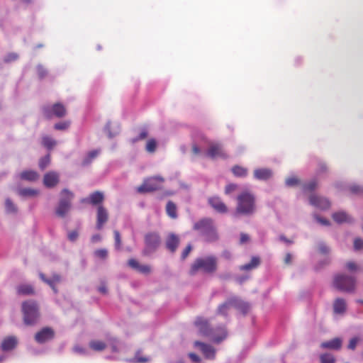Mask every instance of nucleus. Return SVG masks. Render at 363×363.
Wrapping results in <instances>:
<instances>
[{
  "instance_id": "obj_1",
  "label": "nucleus",
  "mask_w": 363,
  "mask_h": 363,
  "mask_svg": "<svg viewBox=\"0 0 363 363\" xmlns=\"http://www.w3.org/2000/svg\"><path fill=\"white\" fill-rule=\"evenodd\" d=\"M194 324L198 327L199 333L201 335L211 337L215 343H220L227 337V331L224 326H220L216 329H213L211 327L208 320L201 317L196 318Z\"/></svg>"
},
{
  "instance_id": "obj_2",
  "label": "nucleus",
  "mask_w": 363,
  "mask_h": 363,
  "mask_svg": "<svg viewBox=\"0 0 363 363\" xmlns=\"http://www.w3.org/2000/svg\"><path fill=\"white\" fill-rule=\"evenodd\" d=\"M237 201L235 216H250L255 212V199L252 194L247 191L241 193L238 195Z\"/></svg>"
},
{
  "instance_id": "obj_3",
  "label": "nucleus",
  "mask_w": 363,
  "mask_h": 363,
  "mask_svg": "<svg viewBox=\"0 0 363 363\" xmlns=\"http://www.w3.org/2000/svg\"><path fill=\"white\" fill-rule=\"evenodd\" d=\"M218 268V259L213 255L199 257L195 259L189 269V274L195 275L199 271L206 274H213Z\"/></svg>"
},
{
  "instance_id": "obj_4",
  "label": "nucleus",
  "mask_w": 363,
  "mask_h": 363,
  "mask_svg": "<svg viewBox=\"0 0 363 363\" xmlns=\"http://www.w3.org/2000/svg\"><path fill=\"white\" fill-rule=\"evenodd\" d=\"M194 229L200 232L208 242L218 240V234L211 218H203L194 225Z\"/></svg>"
},
{
  "instance_id": "obj_5",
  "label": "nucleus",
  "mask_w": 363,
  "mask_h": 363,
  "mask_svg": "<svg viewBox=\"0 0 363 363\" xmlns=\"http://www.w3.org/2000/svg\"><path fill=\"white\" fill-rule=\"evenodd\" d=\"M357 280L354 277L345 274H337L334 276L333 286L342 292L352 293L356 289Z\"/></svg>"
},
{
  "instance_id": "obj_6",
  "label": "nucleus",
  "mask_w": 363,
  "mask_h": 363,
  "mask_svg": "<svg viewBox=\"0 0 363 363\" xmlns=\"http://www.w3.org/2000/svg\"><path fill=\"white\" fill-rule=\"evenodd\" d=\"M24 323L28 325H34L39 317L38 306L35 301H28L22 303Z\"/></svg>"
},
{
  "instance_id": "obj_7",
  "label": "nucleus",
  "mask_w": 363,
  "mask_h": 363,
  "mask_svg": "<svg viewBox=\"0 0 363 363\" xmlns=\"http://www.w3.org/2000/svg\"><path fill=\"white\" fill-rule=\"evenodd\" d=\"M164 182V178L160 176L146 178L143 180V184L137 187V191L140 194H146L160 190L162 189Z\"/></svg>"
},
{
  "instance_id": "obj_8",
  "label": "nucleus",
  "mask_w": 363,
  "mask_h": 363,
  "mask_svg": "<svg viewBox=\"0 0 363 363\" xmlns=\"http://www.w3.org/2000/svg\"><path fill=\"white\" fill-rule=\"evenodd\" d=\"M60 196L61 198L55 210V213L58 217L64 218L71 208V201L74 194L68 189H65L61 191Z\"/></svg>"
},
{
  "instance_id": "obj_9",
  "label": "nucleus",
  "mask_w": 363,
  "mask_h": 363,
  "mask_svg": "<svg viewBox=\"0 0 363 363\" xmlns=\"http://www.w3.org/2000/svg\"><path fill=\"white\" fill-rule=\"evenodd\" d=\"M161 243L160 236L157 233H148L145 235V247L143 250V255H149L155 252Z\"/></svg>"
},
{
  "instance_id": "obj_10",
  "label": "nucleus",
  "mask_w": 363,
  "mask_h": 363,
  "mask_svg": "<svg viewBox=\"0 0 363 363\" xmlns=\"http://www.w3.org/2000/svg\"><path fill=\"white\" fill-rule=\"evenodd\" d=\"M208 147L206 152L207 157L213 160L216 158H228V155L225 152L223 146L220 143L211 141L208 143Z\"/></svg>"
},
{
  "instance_id": "obj_11",
  "label": "nucleus",
  "mask_w": 363,
  "mask_h": 363,
  "mask_svg": "<svg viewBox=\"0 0 363 363\" xmlns=\"http://www.w3.org/2000/svg\"><path fill=\"white\" fill-rule=\"evenodd\" d=\"M44 116L50 119L53 116L57 118H62L67 114V109L65 106L61 103H56L50 106H45L43 108Z\"/></svg>"
},
{
  "instance_id": "obj_12",
  "label": "nucleus",
  "mask_w": 363,
  "mask_h": 363,
  "mask_svg": "<svg viewBox=\"0 0 363 363\" xmlns=\"http://www.w3.org/2000/svg\"><path fill=\"white\" fill-rule=\"evenodd\" d=\"M54 337V330L50 327H45L36 333L34 338L38 343L43 344L52 340Z\"/></svg>"
},
{
  "instance_id": "obj_13",
  "label": "nucleus",
  "mask_w": 363,
  "mask_h": 363,
  "mask_svg": "<svg viewBox=\"0 0 363 363\" xmlns=\"http://www.w3.org/2000/svg\"><path fill=\"white\" fill-rule=\"evenodd\" d=\"M104 199L105 197L104 193L100 191H96L90 194L88 197L82 199L80 201L82 203H88L98 207L99 206L102 205Z\"/></svg>"
},
{
  "instance_id": "obj_14",
  "label": "nucleus",
  "mask_w": 363,
  "mask_h": 363,
  "mask_svg": "<svg viewBox=\"0 0 363 363\" xmlns=\"http://www.w3.org/2000/svg\"><path fill=\"white\" fill-rule=\"evenodd\" d=\"M194 346L199 349L206 359H213L216 357V349L211 345L200 341H195Z\"/></svg>"
},
{
  "instance_id": "obj_15",
  "label": "nucleus",
  "mask_w": 363,
  "mask_h": 363,
  "mask_svg": "<svg viewBox=\"0 0 363 363\" xmlns=\"http://www.w3.org/2000/svg\"><path fill=\"white\" fill-rule=\"evenodd\" d=\"M208 204L218 213H225L228 212V207L218 196H211L208 199Z\"/></svg>"
},
{
  "instance_id": "obj_16",
  "label": "nucleus",
  "mask_w": 363,
  "mask_h": 363,
  "mask_svg": "<svg viewBox=\"0 0 363 363\" xmlns=\"http://www.w3.org/2000/svg\"><path fill=\"white\" fill-rule=\"evenodd\" d=\"M108 220V213L103 205H100L96 209V228L101 230Z\"/></svg>"
},
{
  "instance_id": "obj_17",
  "label": "nucleus",
  "mask_w": 363,
  "mask_h": 363,
  "mask_svg": "<svg viewBox=\"0 0 363 363\" xmlns=\"http://www.w3.org/2000/svg\"><path fill=\"white\" fill-rule=\"evenodd\" d=\"M309 201L312 206L323 210L328 209L330 206V203L327 199L316 195H311Z\"/></svg>"
},
{
  "instance_id": "obj_18",
  "label": "nucleus",
  "mask_w": 363,
  "mask_h": 363,
  "mask_svg": "<svg viewBox=\"0 0 363 363\" xmlns=\"http://www.w3.org/2000/svg\"><path fill=\"white\" fill-rule=\"evenodd\" d=\"M128 266L144 274H148L151 272V267L149 265H142L135 259L131 258L128 261Z\"/></svg>"
},
{
  "instance_id": "obj_19",
  "label": "nucleus",
  "mask_w": 363,
  "mask_h": 363,
  "mask_svg": "<svg viewBox=\"0 0 363 363\" xmlns=\"http://www.w3.org/2000/svg\"><path fill=\"white\" fill-rule=\"evenodd\" d=\"M179 244V238L177 235L174 233H170L168 235L165 240L166 247L168 250L174 253L177 250Z\"/></svg>"
},
{
  "instance_id": "obj_20",
  "label": "nucleus",
  "mask_w": 363,
  "mask_h": 363,
  "mask_svg": "<svg viewBox=\"0 0 363 363\" xmlns=\"http://www.w3.org/2000/svg\"><path fill=\"white\" fill-rule=\"evenodd\" d=\"M59 182V175L56 172H49L45 174L43 178V183L45 186L52 188L57 184Z\"/></svg>"
},
{
  "instance_id": "obj_21",
  "label": "nucleus",
  "mask_w": 363,
  "mask_h": 363,
  "mask_svg": "<svg viewBox=\"0 0 363 363\" xmlns=\"http://www.w3.org/2000/svg\"><path fill=\"white\" fill-rule=\"evenodd\" d=\"M342 341L340 337H335L329 341L323 342L320 347L323 349H329L339 350L342 347Z\"/></svg>"
},
{
  "instance_id": "obj_22",
  "label": "nucleus",
  "mask_w": 363,
  "mask_h": 363,
  "mask_svg": "<svg viewBox=\"0 0 363 363\" xmlns=\"http://www.w3.org/2000/svg\"><path fill=\"white\" fill-rule=\"evenodd\" d=\"M231 303L233 304V307L241 311L242 313H247L250 306L248 303L243 301L238 297H232Z\"/></svg>"
},
{
  "instance_id": "obj_23",
  "label": "nucleus",
  "mask_w": 363,
  "mask_h": 363,
  "mask_svg": "<svg viewBox=\"0 0 363 363\" xmlns=\"http://www.w3.org/2000/svg\"><path fill=\"white\" fill-rule=\"evenodd\" d=\"M347 309L345 301L342 298H336L333 302V311L336 314H343Z\"/></svg>"
},
{
  "instance_id": "obj_24",
  "label": "nucleus",
  "mask_w": 363,
  "mask_h": 363,
  "mask_svg": "<svg viewBox=\"0 0 363 363\" xmlns=\"http://www.w3.org/2000/svg\"><path fill=\"white\" fill-rule=\"evenodd\" d=\"M254 176L259 180H267L272 176V172L269 169H257L254 171Z\"/></svg>"
},
{
  "instance_id": "obj_25",
  "label": "nucleus",
  "mask_w": 363,
  "mask_h": 363,
  "mask_svg": "<svg viewBox=\"0 0 363 363\" xmlns=\"http://www.w3.org/2000/svg\"><path fill=\"white\" fill-rule=\"evenodd\" d=\"M333 219L337 223H350L352 219L345 212L338 211L332 216Z\"/></svg>"
},
{
  "instance_id": "obj_26",
  "label": "nucleus",
  "mask_w": 363,
  "mask_h": 363,
  "mask_svg": "<svg viewBox=\"0 0 363 363\" xmlns=\"http://www.w3.org/2000/svg\"><path fill=\"white\" fill-rule=\"evenodd\" d=\"M17 345V340L14 337L5 338L1 342V349L4 351H8L13 349Z\"/></svg>"
},
{
  "instance_id": "obj_27",
  "label": "nucleus",
  "mask_w": 363,
  "mask_h": 363,
  "mask_svg": "<svg viewBox=\"0 0 363 363\" xmlns=\"http://www.w3.org/2000/svg\"><path fill=\"white\" fill-rule=\"evenodd\" d=\"M233 307L231 303V298L226 301L225 303L218 306L217 308V313L223 316H227L228 313L230 308Z\"/></svg>"
},
{
  "instance_id": "obj_28",
  "label": "nucleus",
  "mask_w": 363,
  "mask_h": 363,
  "mask_svg": "<svg viewBox=\"0 0 363 363\" xmlns=\"http://www.w3.org/2000/svg\"><path fill=\"white\" fill-rule=\"evenodd\" d=\"M260 264V259L258 257H253L250 263L241 265V271H250L257 267Z\"/></svg>"
},
{
  "instance_id": "obj_29",
  "label": "nucleus",
  "mask_w": 363,
  "mask_h": 363,
  "mask_svg": "<svg viewBox=\"0 0 363 363\" xmlns=\"http://www.w3.org/2000/svg\"><path fill=\"white\" fill-rule=\"evenodd\" d=\"M167 214L172 218H177V208L176 204L172 201H169L166 205Z\"/></svg>"
},
{
  "instance_id": "obj_30",
  "label": "nucleus",
  "mask_w": 363,
  "mask_h": 363,
  "mask_svg": "<svg viewBox=\"0 0 363 363\" xmlns=\"http://www.w3.org/2000/svg\"><path fill=\"white\" fill-rule=\"evenodd\" d=\"M89 347L96 352H101L106 349V344L101 340H94L89 342Z\"/></svg>"
},
{
  "instance_id": "obj_31",
  "label": "nucleus",
  "mask_w": 363,
  "mask_h": 363,
  "mask_svg": "<svg viewBox=\"0 0 363 363\" xmlns=\"http://www.w3.org/2000/svg\"><path fill=\"white\" fill-rule=\"evenodd\" d=\"M17 293L20 295H32L34 294V289L31 285L21 284L17 289Z\"/></svg>"
},
{
  "instance_id": "obj_32",
  "label": "nucleus",
  "mask_w": 363,
  "mask_h": 363,
  "mask_svg": "<svg viewBox=\"0 0 363 363\" xmlns=\"http://www.w3.org/2000/svg\"><path fill=\"white\" fill-rule=\"evenodd\" d=\"M38 174L36 172L33 170L24 171L21 173V178L24 180L30 182L35 181L38 179Z\"/></svg>"
},
{
  "instance_id": "obj_33",
  "label": "nucleus",
  "mask_w": 363,
  "mask_h": 363,
  "mask_svg": "<svg viewBox=\"0 0 363 363\" xmlns=\"http://www.w3.org/2000/svg\"><path fill=\"white\" fill-rule=\"evenodd\" d=\"M232 172L235 177H245L247 175V169L238 165H235L232 168Z\"/></svg>"
},
{
  "instance_id": "obj_34",
  "label": "nucleus",
  "mask_w": 363,
  "mask_h": 363,
  "mask_svg": "<svg viewBox=\"0 0 363 363\" xmlns=\"http://www.w3.org/2000/svg\"><path fill=\"white\" fill-rule=\"evenodd\" d=\"M42 144L46 148L51 150L56 145V141L50 137L45 135L42 138Z\"/></svg>"
},
{
  "instance_id": "obj_35",
  "label": "nucleus",
  "mask_w": 363,
  "mask_h": 363,
  "mask_svg": "<svg viewBox=\"0 0 363 363\" xmlns=\"http://www.w3.org/2000/svg\"><path fill=\"white\" fill-rule=\"evenodd\" d=\"M157 143L155 139L151 138L147 141L145 150L150 153H153L157 149Z\"/></svg>"
},
{
  "instance_id": "obj_36",
  "label": "nucleus",
  "mask_w": 363,
  "mask_h": 363,
  "mask_svg": "<svg viewBox=\"0 0 363 363\" xmlns=\"http://www.w3.org/2000/svg\"><path fill=\"white\" fill-rule=\"evenodd\" d=\"M318 186V182L315 179H312L303 186V189L305 192H311L314 191Z\"/></svg>"
},
{
  "instance_id": "obj_37",
  "label": "nucleus",
  "mask_w": 363,
  "mask_h": 363,
  "mask_svg": "<svg viewBox=\"0 0 363 363\" xmlns=\"http://www.w3.org/2000/svg\"><path fill=\"white\" fill-rule=\"evenodd\" d=\"M320 363H335V357L329 353H324L320 356Z\"/></svg>"
},
{
  "instance_id": "obj_38",
  "label": "nucleus",
  "mask_w": 363,
  "mask_h": 363,
  "mask_svg": "<svg viewBox=\"0 0 363 363\" xmlns=\"http://www.w3.org/2000/svg\"><path fill=\"white\" fill-rule=\"evenodd\" d=\"M99 151L97 150H91L90 151L88 154H87V156L86 157V158L84 160L82 164L84 165H87L89 164L93 159H94L95 157H97V155H99Z\"/></svg>"
},
{
  "instance_id": "obj_39",
  "label": "nucleus",
  "mask_w": 363,
  "mask_h": 363,
  "mask_svg": "<svg viewBox=\"0 0 363 363\" xmlns=\"http://www.w3.org/2000/svg\"><path fill=\"white\" fill-rule=\"evenodd\" d=\"M38 191L33 189L24 188L19 191V194L23 196H35L38 194Z\"/></svg>"
},
{
  "instance_id": "obj_40",
  "label": "nucleus",
  "mask_w": 363,
  "mask_h": 363,
  "mask_svg": "<svg viewBox=\"0 0 363 363\" xmlns=\"http://www.w3.org/2000/svg\"><path fill=\"white\" fill-rule=\"evenodd\" d=\"M70 125L69 121H62L57 123H55L54 128L57 130H67Z\"/></svg>"
},
{
  "instance_id": "obj_41",
  "label": "nucleus",
  "mask_w": 363,
  "mask_h": 363,
  "mask_svg": "<svg viewBox=\"0 0 363 363\" xmlns=\"http://www.w3.org/2000/svg\"><path fill=\"white\" fill-rule=\"evenodd\" d=\"M18 59V55L16 52H9L4 58L5 63H10L16 61Z\"/></svg>"
},
{
  "instance_id": "obj_42",
  "label": "nucleus",
  "mask_w": 363,
  "mask_h": 363,
  "mask_svg": "<svg viewBox=\"0 0 363 363\" xmlns=\"http://www.w3.org/2000/svg\"><path fill=\"white\" fill-rule=\"evenodd\" d=\"M107 343L111 347L113 352H118V340L113 337H107Z\"/></svg>"
},
{
  "instance_id": "obj_43",
  "label": "nucleus",
  "mask_w": 363,
  "mask_h": 363,
  "mask_svg": "<svg viewBox=\"0 0 363 363\" xmlns=\"http://www.w3.org/2000/svg\"><path fill=\"white\" fill-rule=\"evenodd\" d=\"M50 162V156L47 155L44 157L41 158L39 162V167L41 169H45Z\"/></svg>"
},
{
  "instance_id": "obj_44",
  "label": "nucleus",
  "mask_w": 363,
  "mask_h": 363,
  "mask_svg": "<svg viewBox=\"0 0 363 363\" xmlns=\"http://www.w3.org/2000/svg\"><path fill=\"white\" fill-rule=\"evenodd\" d=\"M300 184V180L296 177H291L286 179V184L288 186H294Z\"/></svg>"
},
{
  "instance_id": "obj_45",
  "label": "nucleus",
  "mask_w": 363,
  "mask_h": 363,
  "mask_svg": "<svg viewBox=\"0 0 363 363\" xmlns=\"http://www.w3.org/2000/svg\"><path fill=\"white\" fill-rule=\"evenodd\" d=\"M94 255L95 256H96L97 257L100 258V259H106L108 256V251L106 250V249H99V250H96L95 252H94Z\"/></svg>"
},
{
  "instance_id": "obj_46",
  "label": "nucleus",
  "mask_w": 363,
  "mask_h": 363,
  "mask_svg": "<svg viewBox=\"0 0 363 363\" xmlns=\"http://www.w3.org/2000/svg\"><path fill=\"white\" fill-rule=\"evenodd\" d=\"M114 240H115V246L116 249H120L121 245V235L118 230H114Z\"/></svg>"
},
{
  "instance_id": "obj_47",
  "label": "nucleus",
  "mask_w": 363,
  "mask_h": 363,
  "mask_svg": "<svg viewBox=\"0 0 363 363\" xmlns=\"http://www.w3.org/2000/svg\"><path fill=\"white\" fill-rule=\"evenodd\" d=\"M345 267L350 272H355L358 269L357 264L352 261L347 262L345 264Z\"/></svg>"
},
{
  "instance_id": "obj_48",
  "label": "nucleus",
  "mask_w": 363,
  "mask_h": 363,
  "mask_svg": "<svg viewBox=\"0 0 363 363\" xmlns=\"http://www.w3.org/2000/svg\"><path fill=\"white\" fill-rule=\"evenodd\" d=\"M318 250L320 253L326 255L328 254L330 252V250L328 247H327L324 243L321 242L318 244Z\"/></svg>"
},
{
  "instance_id": "obj_49",
  "label": "nucleus",
  "mask_w": 363,
  "mask_h": 363,
  "mask_svg": "<svg viewBox=\"0 0 363 363\" xmlns=\"http://www.w3.org/2000/svg\"><path fill=\"white\" fill-rule=\"evenodd\" d=\"M359 338H358V337H352V338L350 340L349 344H348V345H347L348 349L352 350H354L356 348V347H357V342H359Z\"/></svg>"
},
{
  "instance_id": "obj_50",
  "label": "nucleus",
  "mask_w": 363,
  "mask_h": 363,
  "mask_svg": "<svg viewBox=\"0 0 363 363\" xmlns=\"http://www.w3.org/2000/svg\"><path fill=\"white\" fill-rule=\"evenodd\" d=\"M192 247L191 244H189L183 250L181 257L182 259H185L188 255H189L190 252L191 251Z\"/></svg>"
},
{
  "instance_id": "obj_51",
  "label": "nucleus",
  "mask_w": 363,
  "mask_h": 363,
  "mask_svg": "<svg viewBox=\"0 0 363 363\" xmlns=\"http://www.w3.org/2000/svg\"><path fill=\"white\" fill-rule=\"evenodd\" d=\"M147 137V131L146 130H143L140 133V134L138 135V136L137 138L133 139V143H135L138 140H144Z\"/></svg>"
},
{
  "instance_id": "obj_52",
  "label": "nucleus",
  "mask_w": 363,
  "mask_h": 363,
  "mask_svg": "<svg viewBox=\"0 0 363 363\" xmlns=\"http://www.w3.org/2000/svg\"><path fill=\"white\" fill-rule=\"evenodd\" d=\"M5 205H6V208L8 211L13 212V211H16L15 206H14L13 202L10 199H8L6 200Z\"/></svg>"
},
{
  "instance_id": "obj_53",
  "label": "nucleus",
  "mask_w": 363,
  "mask_h": 363,
  "mask_svg": "<svg viewBox=\"0 0 363 363\" xmlns=\"http://www.w3.org/2000/svg\"><path fill=\"white\" fill-rule=\"evenodd\" d=\"M237 189V185L234 184H229L225 188V194H230Z\"/></svg>"
},
{
  "instance_id": "obj_54",
  "label": "nucleus",
  "mask_w": 363,
  "mask_h": 363,
  "mask_svg": "<svg viewBox=\"0 0 363 363\" xmlns=\"http://www.w3.org/2000/svg\"><path fill=\"white\" fill-rule=\"evenodd\" d=\"M133 361L136 363H145L148 362V358L139 356V352L135 354Z\"/></svg>"
},
{
  "instance_id": "obj_55",
  "label": "nucleus",
  "mask_w": 363,
  "mask_h": 363,
  "mask_svg": "<svg viewBox=\"0 0 363 363\" xmlns=\"http://www.w3.org/2000/svg\"><path fill=\"white\" fill-rule=\"evenodd\" d=\"M354 247L355 250H360L363 247V240L361 238H356L354 241Z\"/></svg>"
},
{
  "instance_id": "obj_56",
  "label": "nucleus",
  "mask_w": 363,
  "mask_h": 363,
  "mask_svg": "<svg viewBox=\"0 0 363 363\" xmlns=\"http://www.w3.org/2000/svg\"><path fill=\"white\" fill-rule=\"evenodd\" d=\"M77 238L78 233L77 230H72L68 233V239L72 242L75 241L77 239Z\"/></svg>"
},
{
  "instance_id": "obj_57",
  "label": "nucleus",
  "mask_w": 363,
  "mask_h": 363,
  "mask_svg": "<svg viewBox=\"0 0 363 363\" xmlns=\"http://www.w3.org/2000/svg\"><path fill=\"white\" fill-rule=\"evenodd\" d=\"M250 241V236L246 234L242 233L240 234V244H245Z\"/></svg>"
},
{
  "instance_id": "obj_58",
  "label": "nucleus",
  "mask_w": 363,
  "mask_h": 363,
  "mask_svg": "<svg viewBox=\"0 0 363 363\" xmlns=\"http://www.w3.org/2000/svg\"><path fill=\"white\" fill-rule=\"evenodd\" d=\"M189 357L194 362H199L201 361V358L195 353L190 352Z\"/></svg>"
},
{
  "instance_id": "obj_59",
  "label": "nucleus",
  "mask_w": 363,
  "mask_h": 363,
  "mask_svg": "<svg viewBox=\"0 0 363 363\" xmlns=\"http://www.w3.org/2000/svg\"><path fill=\"white\" fill-rule=\"evenodd\" d=\"M315 218H316L317 221L318 223H320V224H322L323 225H330V221L328 220L318 217V216H316Z\"/></svg>"
},
{
  "instance_id": "obj_60",
  "label": "nucleus",
  "mask_w": 363,
  "mask_h": 363,
  "mask_svg": "<svg viewBox=\"0 0 363 363\" xmlns=\"http://www.w3.org/2000/svg\"><path fill=\"white\" fill-rule=\"evenodd\" d=\"M326 171H327V167H326L325 164L323 162H320L318 164V173H323Z\"/></svg>"
},
{
  "instance_id": "obj_61",
  "label": "nucleus",
  "mask_w": 363,
  "mask_h": 363,
  "mask_svg": "<svg viewBox=\"0 0 363 363\" xmlns=\"http://www.w3.org/2000/svg\"><path fill=\"white\" fill-rule=\"evenodd\" d=\"M99 291L101 294H106L107 293V288L104 284H102L98 289Z\"/></svg>"
},
{
  "instance_id": "obj_62",
  "label": "nucleus",
  "mask_w": 363,
  "mask_h": 363,
  "mask_svg": "<svg viewBox=\"0 0 363 363\" xmlns=\"http://www.w3.org/2000/svg\"><path fill=\"white\" fill-rule=\"evenodd\" d=\"M101 235H99V234H96V235H94L91 237V241H92L93 242H99V241H100V240H101Z\"/></svg>"
},
{
  "instance_id": "obj_63",
  "label": "nucleus",
  "mask_w": 363,
  "mask_h": 363,
  "mask_svg": "<svg viewBox=\"0 0 363 363\" xmlns=\"http://www.w3.org/2000/svg\"><path fill=\"white\" fill-rule=\"evenodd\" d=\"M38 70L40 77L43 78L46 74L45 70L42 67H38Z\"/></svg>"
},
{
  "instance_id": "obj_64",
  "label": "nucleus",
  "mask_w": 363,
  "mask_h": 363,
  "mask_svg": "<svg viewBox=\"0 0 363 363\" xmlns=\"http://www.w3.org/2000/svg\"><path fill=\"white\" fill-rule=\"evenodd\" d=\"M192 152L195 155H199L201 152V150L196 145H194L192 147Z\"/></svg>"
}]
</instances>
